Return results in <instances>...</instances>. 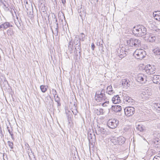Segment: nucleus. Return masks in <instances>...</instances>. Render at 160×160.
Returning a JSON list of instances; mask_svg holds the SVG:
<instances>
[{"label":"nucleus","mask_w":160,"mask_h":160,"mask_svg":"<svg viewBox=\"0 0 160 160\" xmlns=\"http://www.w3.org/2000/svg\"><path fill=\"white\" fill-rule=\"evenodd\" d=\"M132 32L135 36L142 37L146 35L147 30L144 26L138 25L133 28Z\"/></svg>","instance_id":"nucleus-1"},{"label":"nucleus","mask_w":160,"mask_h":160,"mask_svg":"<svg viewBox=\"0 0 160 160\" xmlns=\"http://www.w3.org/2000/svg\"><path fill=\"white\" fill-rule=\"evenodd\" d=\"M110 141L115 145H121L125 142V138L122 136L118 137L111 136L110 138Z\"/></svg>","instance_id":"nucleus-2"},{"label":"nucleus","mask_w":160,"mask_h":160,"mask_svg":"<svg viewBox=\"0 0 160 160\" xmlns=\"http://www.w3.org/2000/svg\"><path fill=\"white\" fill-rule=\"evenodd\" d=\"M127 44L130 47L138 48L141 46V40L134 38H131L127 40Z\"/></svg>","instance_id":"nucleus-3"},{"label":"nucleus","mask_w":160,"mask_h":160,"mask_svg":"<svg viewBox=\"0 0 160 160\" xmlns=\"http://www.w3.org/2000/svg\"><path fill=\"white\" fill-rule=\"evenodd\" d=\"M133 55L138 59H142L146 56V54L145 51L142 49H137L134 52Z\"/></svg>","instance_id":"nucleus-4"},{"label":"nucleus","mask_w":160,"mask_h":160,"mask_svg":"<svg viewBox=\"0 0 160 160\" xmlns=\"http://www.w3.org/2000/svg\"><path fill=\"white\" fill-rule=\"evenodd\" d=\"M136 80L140 83L143 84L147 81V76L146 75L142 73L138 74L135 77Z\"/></svg>","instance_id":"nucleus-5"},{"label":"nucleus","mask_w":160,"mask_h":160,"mask_svg":"<svg viewBox=\"0 0 160 160\" xmlns=\"http://www.w3.org/2000/svg\"><path fill=\"white\" fill-rule=\"evenodd\" d=\"M118 121L116 119H109L107 122V125L110 128L113 129L116 128L118 124Z\"/></svg>","instance_id":"nucleus-6"},{"label":"nucleus","mask_w":160,"mask_h":160,"mask_svg":"<svg viewBox=\"0 0 160 160\" xmlns=\"http://www.w3.org/2000/svg\"><path fill=\"white\" fill-rule=\"evenodd\" d=\"M125 114L128 117L132 115L135 112V109L133 107H130L124 109Z\"/></svg>","instance_id":"nucleus-7"},{"label":"nucleus","mask_w":160,"mask_h":160,"mask_svg":"<svg viewBox=\"0 0 160 160\" xmlns=\"http://www.w3.org/2000/svg\"><path fill=\"white\" fill-rule=\"evenodd\" d=\"M156 68L154 66L150 65H147L145 68V70L146 72L149 74H152L155 72Z\"/></svg>","instance_id":"nucleus-8"},{"label":"nucleus","mask_w":160,"mask_h":160,"mask_svg":"<svg viewBox=\"0 0 160 160\" xmlns=\"http://www.w3.org/2000/svg\"><path fill=\"white\" fill-rule=\"evenodd\" d=\"M124 48L120 46L117 50L118 55L121 59L126 56V51Z\"/></svg>","instance_id":"nucleus-9"},{"label":"nucleus","mask_w":160,"mask_h":160,"mask_svg":"<svg viewBox=\"0 0 160 160\" xmlns=\"http://www.w3.org/2000/svg\"><path fill=\"white\" fill-rule=\"evenodd\" d=\"M145 38H147V40L149 42H153L155 41L156 37L154 35L151 33H146Z\"/></svg>","instance_id":"nucleus-10"},{"label":"nucleus","mask_w":160,"mask_h":160,"mask_svg":"<svg viewBox=\"0 0 160 160\" xmlns=\"http://www.w3.org/2000/svg\"><path fill=\"white\" fill-rule=\"evenodd\" d=\"M12 27V26L9 22H6L0 25V31Z\"/></svg>","instance_id":"nucleus-11"},{"label":"nucleus","mask_w":160,"mask_h":160,"mask_svg":"<svg viewBox=\"0 0 160 160\" xmlns=\"http://www.w3.org/2000/svg\"><path fill=\"white\" fill-rule=\"evenodd\" d=\"M104 95V94L100 91L97 92L95 97V100H97L98 99V100H103V99H104V100H105L103 98Z\"/></svg>","instance_id":"nucleus-12"},{"label":"nucleus","mask_w":160,"mask_h":160,"mask_svg":"<svg viewBox=\"0 0 160 160\" xmlns=\"http://www.w3.org/2000/svg\"><path fill=\"white\" fill-rule=\"evenodd\" d=\"M152 80L154 83L159 84L160 83V76L159 75H154L152 78Z\"/></svg>","instance_id":"nucleus-13"},{"label":"nucleus","mask_w":160,"mask_h":160,"mask_svg":"<svg viewBox=\"0 0 160 160\" xmlns=\"http://www.w3.org/2000/svg\"><path fill=\"white\" fill-rule=\"evenodd\" d=\"M150 92L147 91L143 92L141 94V96L142 97V99H147L149 98V96L150 95Z\"/></svg>","instance_id":"nucleus-14"},{"label":"nucleus","mask_w":160,"mask_h":160,"mask_svg":"<svg viewBox=\"0 0 160 160\" xmlns=\"http://www.w3.org/2000/svg\"><path fill=\"white\" fill-rule=\"evenodd\" d=\"M112 110L115 112H119L121 110L122 108L120 106L117 105L112 106Z\"/></svg>","instance_id":"nucleus-15"},{"label":"nucleus","mask_w":160,"mask_h":160,"mask_svg":"<svg viewBox=\"0 0 160 160\" xmlns=\"http://www.w3.org/2000/svg\"><path fill=\"white\" fill-rule=\"evenodd\" d=\"M105 111L103 109L99 108L94 110V112L97 115H102L104 114Z\"/></svg>","instance_id":"nucleus-16"},{"label":"nucleus","mask_w":160,"mask_h":160,"mask_svg":"<svg viewBox=\"0 0 160 160\" xmlns=\"http://www.w3.org/2000/svg\"><path fill=\"white\" fill-rule=\"evenodd\" d=\"M122 85L125 87H129L130 86V82L129 81L124 79L122 80Z\"/></svg>","instance_id":"nucleus-17"},{"label":"nucleus","mask_w":160,"mask_h":160,"mask_svg":"<svg viewBox=\"0 0 160 160\" xmlns=\"http://www.w3.org/2000/svg\"><path fill=\"white\" fill-rule=\"evenodd\" d=\"M96 133L97 134H106V130L104 128L99 127L98 128Z\"/></svg>","instance_id":"nucleus-18"},{"label":"nucleus","mask_w":160,"mask_h":160,"mask_svg":"<svg viewBox=\"0 0 160 160\" xmlns=\"http://www.w3.org/2000/svg\"><path fill=\"white\" fill-rule=\"evenodd\" d=\"M152 106L156 109L157 112L160 113V103H154Z\"/></svg>","instance_id":"nucleus-19"},{"label":"nucleus","mask_w":160,"mask_h":160,"mask_svg":"<svg viewBox=\"0 0 160 160\" xmlns=\"http://www.w3.org/2000/svg\"><path fill=\"white\" fill-rule=\"evenodd\" d=\"M18 21H16V20H15V24L16 25L17 27L18 28H20L21 27V23L22 22V21L20 19L19 20L18 19V17L17 18Z\"/></svg>","instance_id":"nucleus-20"},{"label":"nucleus","mask_w":160,"mask_h":160,"mask_svg":"<svg viewBox=\"0 0 160 160\" xmlns=\"http://www.w3.org/2000/svg\"><path fill=\"white\" fill-rule=\"evenodd\" d=\"M73 43L75 45H81L80 40H79L78 38L77 37H75L74 38V41H73Z\"/></svg>","instance_id":"nucleus-21"},{"label":"nucleus","mask_w":160,"mask_h":160,"mask_svg":"<svg viewBox=\"0 0 160 160\" xmlns=\"http://www.w3.org/2000/svg\"><path fill=\"white\" fill-rule=\"evenodd\" d=\"M107 90L109 94H111L114 92L112 90V86L111 85L108 86L107 88Z\"/></svg>","instance_id":"nucleus-22"},{"label":"nucleus","mask_w":160,"mask_h":160,"mask_svg":"<svg viewBox=\"0 0 160 160\" xmlns=\"http://www.w3.org/2000/svg\"><path fill=\"white\" fill-rule=\"evenodd\" d=\"M153 53L156 55H160V49L157 48L153 50Z\"/></svg>","instance_id":"nucleus-23"},{"label":"nucleus","mask_w":160,"mask_h":160,"mask_svg":"<svg viewBox=\"0 0 160 160\" xmlns=\"http://www.w3.org/2000/svg\"><path fill=\"white\" fill-rule=\"evenodd\" d=\"M48 87L45 85H41L40 87V89L43 92H45L47 89Z\"/></svg>","instance_id":"nucleus-24"},{"label":"nucleus","mask_w":160,"mask_h":160,"mask_svg":"<svg viewBox=\"0 0 160 160\" xmlns=\"http://www.w3.org/2000/svg\"><path fill=\"white\" fill-rule=\"evenodd\" d=\"M3 5H4V9L6 11H8L9 10V9L8 8V7L9 6V4L8 3H3Z\"/></svg>","instance_id":"nucleus-25"},{"label":"nucleus","mask_w":160,"mask_h":160,"mask_svg":"<svg viewBox=\"0 0 160 160\" xmlns=\"http://www.w3.org/2000/svg\"><path fill=\"white\" fill-rule=\"evenodd\" d=\"M7 34L8 36H12L13 35V31L12 29H8L7 31Z\"/></svg>","instance_id":"nucleus-26"},{"label":"nucleus","mask_w":160,"mask_h":160,"mask_svg":"<svg viewBox=\"0 0 160 160\" xmlns=\"http://www.w3.org/2000/svg\"><path fill=\"white\" fill-rule=\"evenodd\" d=\"M123 100H130L131 99L132 100H133V99H131V97H129L127 95H125L123 96Z\"/></svg>","instance_id":"nucleus-27"},{"label":"nucleus","mask_w":160,"mask_h":160,"mask_svg":"<svg viewBox=\"0 0 160 160\" xmlns=\"http://www.w3.org/2000/svg\"><path fill=\"white\" fill-rule=\"evenodd\" d=\"M8 144L9 147L11 149H12L13 148V144L12 142H11L10 141H8Z\"/></svg>","instance_id":"nucleus-28"},{"label":"nucleus","mask_w":160,"mask_h":160,"mask_svg":"<svg viewBox=\"0 0 160 160\" xmlns=\"http://www.w3.org/2000/svg\"><path fill=\"white\" fill-rule=\"evenodd\" d=\"M118 95H115L112 98V100H121Z\"/></svg>","instance_id":"nucleus-29"},{"label":"nucleus","mask_w":160,"mask_h":160,"mask_svg":"<svg viewBox=\"0 0 160 160\" xmlns=\"http://www.w3.org/2000/svg\"><path fill=\"white\" fill-rule=\"evenodd\" d=\"M58 23H56V27L55 28V33L54 34H55V36H58Z\"/></svg>","instance_id":"nucleus-30"},{"label":"nucleus","mask_w":160,"mask_h":160,"mask_svg":"<svg viewBox=\"0 0 160 160\" xmlns=\"http://www.w3.org/2000/svg\"><path fill=\"white\" fill-rule=\"evenodd\" d=\"M75 49L76 51H77L79 52H80V45H75Z\"/></svg>","instance_id":"nucleus-31"},{"label":"nucleus","mask_w":160,"mask_h":160,"mask_svg":"<svg viewBox=\"0 0 160 160\" xmlns=\"http://www.w3.org/2000/svg\"><path fill=\"white\" fill-rule=\"evenodd\" d=\"M137 128L140 132L144 130L142 126L140 125H138V126L137 127Z\"/></svg>","instance_id":"nucleus-32"},{"label":"nucleus","mask_w":160,"mask_h":160,"mask_svg":"<svg viewBox=\"0 0 160 160\" xmlns=\"http://www.w3.org/2000/svg\"><path fill=\"white\" fill-rule=\"evenodd\" d=\"M160 14V12L159 11H157L154 12L153 14V16L154 18L157 16V15H159Z\"/></svg>","instance_id":"nucleus-33"},{"label":"nucleus","mask_w":160,"mask_h":160,"mask_svg":"<svg viewBox=\"0 0 160 160\" xmlns=\"http://www.w3.org/2000/svg\"><path fill=\"white\" fill-rule=\"evenodd\" d=\"M158 141H155L154 142V146L156 147V148H158L160 146V145H158L157 144V143L158 142Z\"/></svg>","instance_id":"nucleus-34"},{"label":"nucleus","mask_w":160,"mask_h":160,"mask_svg":"<svg viewBox=\"0 0 160 160\" xmlns=\"http://www.w3.org/2000/svg\"><path fill=\"white\" fill-rule=\"evenodd\" d=\"M153 160H160V157L158 156H155L154 157Z\"/></svg>","instance_id":"nucleus-35"},{"label":"nucleus","mask_w":160,"mask_h":160,"mask_svg":"<svg viewBox=\"0 0 160 160\" xmlns=\"http://www.w3.org/2000/svg\"><path fill=\"white\" fill-rule=\"evenodd\" d=\"M109 103V101H106L105 102H104V103H103L102 104V105L103 107H105L107 106V104H108Z\"/></svg>","instance_id":"nucleus-36"},{"label":"nucleus","mask_w":160,"mask_h":160,"mask_svg":"<svg viewBox=\"0 0 160 160\" xmlns=\"http://www.w3.org/2000/svg\"><path fill=\"white\" fill-rule=\"evenodd\" d=\"M154 18L156 20H157L159 21H160V14L158 15H157V16L156 17H155V18Z\"/></svg>","instance_id":"nucleus-37"},{"label":"nucleus","mask_w":160,"mask_h":160,"mask_svg":"<svg viewBox=\"0 0 160 160\" xmlns=\"http://www.w3.org/2000/svg\"><path fill=\"white\" fill-rule=\"evenodd\" d=\"M81 34L82 35V38L81 39V40H82V41H83L84 40V38L85 37V35L84 34V33H81Z\"/></svg>","instance_id":"nucleus-38"},{"label":"nucleus","mask_w":160,"mask_h":160,"mask_svg":"<svg viewBox=\"0 0 160 160\" xmlns=\"http://www.w3.org/2000/svg\"><path fill=\"white\" fill-rule=\"evenodd\" d=\"M68 47L69 48H71V49L72 48V44H71V41H70L69 42Z\"/></svg>","instance_id":"nucleus-39"},{"label":"nucleus","mask_w":160,"mask_h":160,"mask_svg":"<svg viewBox=\"0 0 160 160\" xmlns=\"http://www.w3.org/2000/svg\"><path fill=\"white\" fill-rule=\"evenodd\" d=\"M95 45L93 43H92L91 44V48L92 50H93L94 49Z\"/></svg>","instance_id":"nucleus-40"},{"label":"nucleus","mask_w":160,"mask_h":160,"mask_svg":"<svg viewBox=\"0 0 160 160\" xmlns=\"http://www.w3.org/2000/svg\"><path fill=\"white\" fill-rule=\"evenodd\" d=\"M113 103L116 104L119 103V102L118 101H112Z\"/></svg>","instance_id":"nucleus-41"},{"label":"nucleus","mask_w":160,"mask_h":160,"mask_svg":"<svg viewBox=\"0 0 160 160\" xmlns=\"http://www.w3.org/2000/svg\"><path fill=\"white\" fill-rule=\"evenodd\" d=\"M58 104V106H60L61 105V104L60 102V101H55Z\"/></svg>","instance_id":"nucleus-42"},{"label":"nucleus","mask_w":160,"mask_h":160,"mask_svg":"<svg viewBox=\"0 0 160 160\" xmlns=\"http://www.w3.org/2000/svg\"><path fill=\"white\" fill-rule=\"evenodd\" d=\"M92 134H90V136H88V139L90 141V139H92V137L91 136Z\"/></svg>","instance_id":"nucleus-43"},{"label":"nucleus","mask_w":160,"mask_h":160,"mask_svg":"<svg viewBox=\"0 0 160 160\" xmlns=\"http://www.w3.org/2000/svg\"><path fill=\"white\" fill-rule=\"evenodd\" d=\"M62 3L63 5H64L66 3V0H61Z\"/></svg>","instance_id":"nucleus-44"},{"label":"nucleus","mask_w":160,"mask_h":160,"mask_svg":"<svg viewBox=\"0 0 160 160\" xmlns=\"http://www.w3.org/2000/svg\"><path fill=\"white\" fill-rule=\"evenodd\" d=\"M8 131L10 134H11V133H12V131H11L9 129H8Z\"/></svg>","instance_id":"nucleus-45"},{"label":"nucleus","mask_w":160,"mask_h":160,"mask_svg":"<svg viewBox=\"0 0 160 160\" xmlns=\"http://www.w3.org/2000/svg\"><path fill=\"white\" fill-rule=\"evenodd\" d=\"M11 136V137L12 138L13 140L14 139V138H13V133H11V134H10Z\"/></svg>","instance_id":"nucleus-46"},{"label":"nucleus","mask_w":160,"mask_h":160,"mask_svg":"<svg viewBox=\"0 0 160 160\" xmlns=\"http://www.w3.org/2000/svg\"><path fill=\"white\" fill-rule=\"evenodd\" d=\"M51 30H52V33H53V34H54L53 31V30H52V27H51Z\"/></svg>","instance_id":"nucleus-47"},{"label":"nucleus","mask_w":160,"mask_h":160,"mask_svg":"<svg viewBox=\"0 0 160 160\" xmlns=\"http://www.w3.org/2000/svg\"><path fill=\"white\" fill-rule=\"evenodd\" d=\"M150 25L151 26V27H152V26L154 25L153 24H150Z\"/></svg>","instance_id":"nucleus-48"},{"label":"nucleus","mask_w":160,"mask_h":160,"mask_svg":"<svg viewBox=\"0 0 160 160\" xmlns=\"http://www.w3.org/2000/svg\"><path fill=\"white\" fill-rule=\"evenodd\" d=\"M6 102H8L7 100H6Z\"/></svg>","instance_id":"nucleus-49"},{"label":"nucleus","mask_w":160,"mask_h":160,"mask_svg":"<svg viewBox=\"0 0 160 160\" xmlns=\"http://www.w3.org/2000/svg\"><path fill=\"white\" fill-rule=\"evenodd\" d=\"M94 137H95V135H94ZM94 138H95V137H94Z\"/></svg>","instance_id":"nucleus-50"}]
</instances>
